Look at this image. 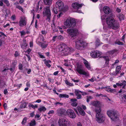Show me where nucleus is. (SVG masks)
<instances>
[{
  "mask_svg": "<svg viewBox=\"0 0 126 126\" xmlns=\"http://www.w3.org/2000/svg\"><path fill=\"white\" fill-rule=\"evenodd\" d=\"M59 126H70V122L64 117L60 118L58 121Z\"/></svg>",
  "mask_w": 126,
  "mask_h": 126,
  "instance_id": "nucleus-4",
  "label": "nucleus"
},
{
  "mask_svg": "<svg viewBox=\"0 0 126 126\" xmlns=\"http://www.w3.org/2000/svg\"><path fill=\"white\" fill-rule=\"evenodd\" d=\"M43 61H44L45 64L49 68L51 67V65L49 64V63H51V61L49 60H47L46 59H44L43 60Z\"/></svg>",
  "mask_w": 126,
  "mask_h": 126,
  "instance_id": "nucleus-24",
  "label": "nucleus"
},
{
  "mask_svg": "<svg viewBox=\"0 0 126 126\" xmlns=\"http://www.w3.org/2000/svg\"><path fill=\"white\" fill-rule=\"evenodd\" d=\"M107 114L111 120L115 121L119 119L117 112L114 110H110L108 111Z\"/></svg>",
  "mask_w": 126,
  "mask_h": 126,
  "instance_id": "nucleus-3",
  "label": "nucleus"
},
{
  "mask_svg": "<svg viewBox=\"0 0 126 126\" xmlns=\"http://www.w3.org/2000/svg\"><path fill=\"white\" fill-rule=\"evenodd\" d=\"M40 117V115L38 114H36L35 116V118H37V120H40V118H39Z\"/></svg>",
  "mask_w": 126,
  "mask_h": 126,
  "instance_id": "nucleus-56",
  "label": "nucleus"
},
{
  "mask_svg": "<svg viewBox=\"0 0 126 126\" xmlns=\"http://www.w3.org/2000/svg\"><path fill=\"white\" fill-rule=\"evenodd\" d=\"M27 118L26 117H25L21 123L23 125L25 124L27 122Z\"/></svg>",
  "mask_w": 126,
  "mask_h": 126,
  "instance_id": "nucleus-46",
  "label": "nucleus"
},
{
  "mask_svg": "<svg viewBox=\"0 0 126 126\" xmlns=\"http://www.w3.org/2000/svg\"><path fill=\"white\" fill-rule=\"evenodd\" d=\"M19 68L20 70H22V69L23 66L22 64L20 63L19 65Z\"/></svg>",
  "mask_w": 126,
  "mask_h": 126,
  "instance_id": "nucleus-58",
  "label": "nucleus"
},
{
  "mask_svg": "<svg viewBox=\"0 0 126 126\" xmlns=\"http://www.w3.org/2000/svg\"><path fill=\"white\" fill-rule=\"evenodd\" d=\"M92 105L95 107L99 106V102L97 101H94L91 102Z\"/></svg>",
  "mask_w": 126,
  "mask_h": 126,
  "instance_id": "nucleus-25",
  "label": "nucleus"
},
{
  "mask_svg": "<svg viewBox=\"0 0 126 126\" xmlns=\"http://www.w3.org/2000/svg\"><path fill=\"white\" fill-rule=\"evenodd\" d=\"M67 32L72 37L76 36L79 33L78 29L76 28L68 29L67 30Z\"/></svg>",
  "mask_w": 126,
  "mask_h": 126,
  "instance_id": "nucleus-7",
  "label": "nucleus"
},
{
  "mask_svg": "<svg viewBox=\"0 0 126 126\" xmlns=\"http://www.w3.org/2000/svg\"><path fill=\"white\" fill-rule=\"evenodd\" d=\"M83 63L86 67L89 70H91V68L90 63L86 60L83 59Z\"/></svg>",
  "mask_w": 126,
  "mask_h": 126,
  "instance_id": "nucleus-22",
  "label": "nucleus"
},
{
  "mask_svg": "<svg viewBox=\"0 0 126 126\" xmlns=\"http://www.w3.org/2000/svg\"><path fill=\"white\" fill-rule=\"evenodd\" d=\"M11 19L13 20H15L16 19V16L15 15H12L11 17Z\"/></svg>",
  "mask_w": 126,
  "mask_h": 126,
  "instance_id": "nucleus-64",
  "label": "nucleus"
},
{
  "mask_svg": "<svg viewBox=\"0 0 126 126\" xmlns=\"http://www.w3.org/2000/svg\"><path fill=\"white\" fill-rule=\"evenodd\" d=\"M83 5V4H80L78 2H74L72 3V6L74 9L75 10V12L79 13H81V11L78 9L80 8Z\"/></svg>",
  "mask_w": 126,
  "mask_h": 126,
  "instance_id": "nucleus-6",
  "label": "nucleus"
},
{
  "mask_svg": "<svg viewBox=\"0 0 126 126\" xmlns=\"http://www.w3.org/2000/svg\"><path fill=\"white\" fill-rule=\"evenodd\" d=\"M38 54L40 58H45V57L44 55L41 54L40 53H38Z\"/></svg>",
  "mask_w": 126,
  "mask_h": 126,
  "instance_id": "nucleus-54",
  "label": "nucleus"
},
{
  "mask_svg": "<svg viewBox=\"0 0 126 126\" xmlns=\"http://www.w3.org/2000/svg\"><path fill=\"white\" fill-rule=\"evenodd\" d=\"M17 63V60H14L12 63V65L16 66Z\"/></svg>",
  "mask_w": 126,
  "mask_h": 126,
  "instance_id": "nucleus-49",
  "label": "nucleus"
},
{
  "mask_svg": "<svg viewBox=\"0 0 126 126\" xmlns=\"http://www.w3.org/2000/svg\"><path fill=\"white\" fill-rule=\"evenodd\" d=\"M110 86L105 87V90L108 92H110Z\"/></svg>",
  "mask_w": 126,
  "mask_h": 126,
  "instance_id": "nucleus-51",
  "label": "nucleus"
},
{
  "mask_svg": "<svg viewBox=\"0 0 126 126\" xmlns=\"http://www.w3.org/2000/svg\"><path fill=\"white\" fill-rule=\"evenodd\" d=\"M15 66H13L12 67H11L10 68V70L11 71H13L15 69Z\"/></svg>",
  "mask_w": 126,
  "mask_h": 126,
  "instance_id": "nucleus-61",
  "label": "nucleus"
},
{
  "mask_svg": "<svg viewBox=\"0 0 126 126\" xmlns=\"http://www.w3.org/2000/svg\"><path fill=\"white\" fill-rule=\"evenodd\" d=\"M119 19L120 21L124 20V17L123 14H120L118 16Z\"/></svg>",
  "mask_w": 126,
  "mask_h": 126,
  "instance_id": "nucleus-36",
  "label": "nucleus"
},
{
  "mask_svg": "<svg viewBox=\"0 0 126 126\" xmlns=\"http://www.w3.org/2000/svg\"><path fill=\"white\" fill-rule=\"evenodd\" d=\"M32 50L30 48L28 49L26 51H24V52L27 53L28 54H29L30 52Z\"/></svg>",
  "mask_w": 126,
  "mask_h": 126,
  "instance_id": "nucleus-57",
  "label": "nucleus"
},
{
  "mask_svg": "<svg viewBox=\"0 0 126 126\" xmlns=\"http://www.w3.org/2000/svg\"><path fill=\"white\" fill-rule=\"evenodd\" d=\"M54 112V110H51L49 111L48 112V113L47 114L49 115H51V114H53Z\"/></svg>",
  "mask_w": 126,
  "mask_h": 126,
  "instance_id": "nucleus-50",
  "label": "nucleus"
},
{
  "mask_svg": "<svg viewBox=\"0 0 126 126\" xmlns=\"http://www.w3.org/2000/svg\"><path fill=\"white\" fill-rule=\"evenodd\" d=\"M27 106V104L26 103H22L20 106V108L21 109L24 108H26Z\"/></svg>",
  "mask_w": 126,
  "mask_h": 126,
  "instance_id": "nucleus-38",
  "label": "nucleus"
},
{
  "mask_svg": "<svg viewBox=\"0 0 126 126\" xmlns=\"http://www.w3.org/2000/svg\"><path fill=\"white\" fill-rule=\"evenodd\" d=\"M77 72L80 74L86 76H88L89 74L88 72H86L84 70L81 69L79 67H78L77 68Z\"/></svg>",
  "mask_w": 126,
  "mask_h": 126,
  "instance_id": "nucleus-14",
  "label": "nucleus"
},
{
  "mask_svg": "<svg viewBox=\"0 0 126 126\" xmlns=\"http://www.w3.org/2000/svg\"><path fill=\"white\" fill-rule=\"evenodd\" d=\"M19 32L21 34L22 36L23 35H25L26 34L24 30H22V31H19Z\"/></svg>",
  "mask_w": 126,
  "mask_h": 126,
  "instance_id": "nucleus-52",
  "label": "nucleus"
},
{
  "mask_svg": "<svg viewBox=\"0 0 126 126\" xmlns=\"http://www.w3.org/2000/svg\"><path fill=\"white\" fill-rule=\"evenodd\" d=\"M119 27V23L115 21L109 27L110 28L116 30L118 29Z\"/></svg>",
  "mask_w": 126,
  "mask_h": 126,
  "instance_id": "nucleus-16",
  "label": "nucleus"
},
{
  "mask_svg": "<svg viewBox=\"0 0 126 126\" xmlns=\"http://www.w3.org/2000/svg\"><path fill=\"white\" fill-rule=\"evenodd\" d=\"M36 124V121L34 120H32L30 124V126H34Z\"/></svg>",
  "mask_w": 126,
  "mask_h": 126,
  "instance_id": "nucleus-33",
  "label": "nucleus"
},
{
  "mask_svg": "<svg viewBox=\"0 0 126 126\" xmlns=\"http://www.w3.org/2000/svg\"><path fill=\"white\" fill-rule=\"evenodd\" d=\"M121 65L117 66L116 68V71L118 73H120V70L121 69Z\"/></svg>",
  "mask_w": 126,
  "mask_h": 126,
  "instance_id": "nucleus-34",
  "label": "nucleus"
},
{
  "mask_svg": "<svg viewBox=\"0 0 126 126\" xmlns=\"http://www.w3.org/2000/svg\"><path fill=\"white\" fill-rule=\"evenodd\" d=\"M117 51V50L115 49L112 50L108 51L107 52V53L108 55H112L113 54L116 53Z\"/></svg>",
  "mask_w": 126,
  "mask_h": 126,
  "instance_id": "nucleus-26",
  "label": "nucleus"
},
{
  "mask_svg": "<svg viewBox=\"0 0 126 126\" xmlns=\"http://www.w3.org/2000/svg\"><path fill=\"white\" fill-rule=\"evenodd\" d=\"M57 114L59 116H61L63 115H64L66 111L65 110L63 109H59L57 110Z\"/></svg>",
  "mask_w": 126,
  "mask_h": 126,
  "instance_id": "nucleus-19",
  "label": "nucleus"
},
{
  "mask_svg": "<svg viewBox=\"0 0 126 126\" xmlns=\"http://www.w3.org/2000/svg\"><path fill=\"white\" fill-rule=\"evenodd\" d=\"M63 24L67 28L73 27L76 26V19L70 17H67L64 19Z\"/></svg>",
  "mask_w": 126,
  "mask_h": 126,
  "instance_id": "nucleus-1",
  "label": "nucleus"
},
{
  "mask_svg": "<svg viewBox=\"0 0 126 126\" xmlns=\"http://www.w3.org/2000/svg\"><path fill=\"white\" fill-rule=\"evenodd\" d=\"M17 6L16 8L20 10L22 12H23V9L21 6L19 5L18 6Z\"/></svg>",
  "mask_w": 126,
  "mask_h": 126,
  "instance_id": "nucleus-48",
  "label": "nucleus"
},
{
  "mask_svg": "<svg viewBox=\"0 0 126 126\" xmlns=\"http://www.w3.org/2000/svg\"><path fill=\"white\" fill-rule=\"evenodd\" d=\"M41 32L43 34L45 35H46L47 33V32L44 30L41 31Z\"/></svg>",
  "mask_w": 126,
  "mask_h": 126,
  "instance_id": "nucleus-59",
  "label": "nucleus"
},
{
  "mask_svg": "<svg viewBox=\"0 0 126 126\" xmlns=\"http://www.w3.org/2000/svg\"><path fill=\"white\" fill-rule=\"evenodd\" d=\"M103 9L104 12L106 14H109L110 12V8L107 6H104L103 7Z\"/></svg>",
  "mask_w": 126,
  "mask_h": 126,
  "instance_id": "nucleus-21",
  "label": "nucleus"
},
{
  "mask_svg": "<svg viewBox=\"0 0 126 126\" xmlns=\"http://www.w3.org/2000/svg\"><path fill=\"white\" fill-rule=\"evenodd\" d=\"M100 44V40L99 39H97L95 42V46L96 47H97Z\"/></svg>",
  "mask_w": 126,
  "mask_h": 126,
  "instance_id": "nucleus-41",
  "label": "nucleus"
},
{
  "mask_svg": "<svg viewBox=\"0 0 126 126\" xmlns=\"http://www.w3.org/2000/svg\"><path fill=\"white\" fill-rule=\"evenodd\" d=\"M43 13L44 16L47 17V20L49 22L51 18V14L49 8L48 7L45 8L44 9Z\"/></svg>",
  "mask_w": 126,
  "mask_h": 126,
  "instance_id": "nucleus-5",
  "label": "nucleus"
},
{
  "mask_svg": "<svg viewBox=\"0 0 126 126\" xmlns=\"http://www.w3.org/2000/svg\"><path fill=\"white\" fill-rule=\"evenodd\" d=\"M77 109L80 115L82 116L85 115V113L82 108L79 106H78L77 107Z\"/></svg>",
  "mask_w": 126,
  "mask_h": 126,
  "instance_id": "nucleus-23",
  "label": "nucleus"
},
{
  "mask_svg": "<svg viewBox=\"0 0 126 126\" xmlns=\"http://www.w3.org/2000/svg\"><path fill=\"white\" fill-rule=\"evenodd\" d=\"M58 47L59 51L61 53H63L64 55H66L69 52L73 51V48L69 47L63 43H61Z\"/></svg>",
  "mask_w": 126,
  "mask_h": 126,
  "instance_id": "nucleus-2",
  "label": "nucleus"
},
{
  "mask_svg": "<svg viewBox=\"0 0 126 126\" xmlns=\"http://www.w3.org/2000/svg\"><path fill=\"white\" fill-rule=\"evenodd\" d=\"M65 84L67 85L70 86H72L73 85V84L72 83L69 82L67 80L65 81Z\"/></svg>",
  "mask_w": 126,
  "mask_h": 126,
  "instance_id": "nucleus-40",
  "label": "nucleus"
},
{
  "mask_svg": "<svg viewBox=\"0 0 126 126\" xmlns=\"http://www.w3.org/2000/svg\"><path fill=\"white\" fill-rule=\"evenodd\" d=\"M115 44H117L118 45H124L123 43L121 42L118 41L116 42H115Z\"/></svg>",
  "mask_w": 126,
  "mask_h": 126,
  "instance_id": "nucleus-53",
  "label": "nucleus"
},
{
  "mask_svg": "<svg viewBox=\"0 0 126 126\" xmlns=\"http://www.w3.org/2000/svg\"><path fill=\"white\" fill-rule=\"evenodd\" d=\"M105 119L103 114L101 113H96L95 120L96 121L99 123H102L103 122Z\"/></svg>",
  "mask_w": 126,
  "mask_h": 126,
  "instance_id": "nucleus-8",
  "label": "nucleus"
},
{
  "mask_svg": "<svg viewBox=\"0 0 126 126\" xmlns=\"http://www.w3.org/2000/svg\"><path fill=\"white\" fill-rule=\"evenodd\" d=\"M80 42H82V44H81V45L83 47V48L84 47L87 46L88 44L86 43L85 42H84L83 41L81 40H80Z\"/></svg>",
  "mask_w": 126,
  "mask_h": 126,
  "instance_id": "nucleus-39",
  "label": "nucleus"
},
{
  "mask_svg": "<svg viewBox=\"0 0 126 126\" xmlns=\"http://www.w3.org/2000/svg\"><path fill=\"white\" fill-rule=\"evenodd\" d=\"M46 110V108L44 107H41L38 109V110L40 112L44 111Z\"/></svg>",
  "mask_w": 126,
  "mask_h": 126,
  "instance_id": "nucleus-35",
  "label": "nucleus"
},
{
  "mask_svg": "<svg viewBox=\"0 0 126 126\" xmlns=\"http://www.w3.org/2000/svg\"><path fill=\"white\" fill-rule=\"evenodd\" d=\"M48 44V42L45 41L44 42V43H41V42H39V44H38L42 48H46L47 47Z\"/></svg>",
  "mask_w": 126,
  "mask_h": 126,
  "instance_id": "nucleus-20",
  "label": "nucleus"
},
{
  "mask_svg": "<svg viewBox=\"0 0 126 126\" xmlns=\"http://www.w3.org/2000/svg\"><path fill=\"white\" fill-rule=\"evenodd\" d=\"M66 112L67 114L70 118L74 119L76 117V115L72 110L69 109L67 110Z\"/></svg>",
  "mask_w": 126,
  "mask_h": 126,
  "instance_id": "nucleus-13",
  "label": "nucleus"
},
{
  "mask_svg": "<svg viewBox=\"0 0 126 126\" xmlns=\"http://www.w3.org/2000/svg\"><path fill=\"white\" fill-rule=\"evenodd\" d=\"M82 42H80V40H79L76 42V48L79 50H81L83 49V47L81 45L82 44Z\"/></svg>",
  "mask_w": 126,
  "mask_h": 126,
  "instance_id": "nucleus-15",
  "label": "nucleus"
},
{
  "mask_svg": "<svg viewBox=\"0 0 126 126\" xmlns=\"http://www.w3.org/2000/svg\"><path fill=\"white\" fill-rule=\"evenodd\" d=\"M116 85L117 86H120V87H122L124 89L126 86V81L125 80L122 81L121 82L119 81L116 83Z\"/></svg>",
  "mask_w": 126,
  "mask_h": 126,
  "instance_id": "nucleus-17",
  "label": "nucleus"
},
{
  "mask_svg": "<svg viewBox=\"0 0 126 126\" xmlns=\"http://www.w3.org/2000/svg\"><path fill=\"white\" fill-rule=\"evenodd\" d=\"M55 6L58 8L60 11H63V10L64 3L62 1L59 0L56 3Z\"/></svg>",
  "mask_w": 126,
  "mask_h": 126,
  "instance_id": "nucleus-11",
  "label": "nucleus"
},
{
  "mask_svg": "<svg viewBox=\"0 0 126 126\" xmlns=\"http://www.w3.org/2000/svg\"><path fill=\"white\" fill-rule=\"evenodd\" d=\"M28 46L26 43L25 41H23V43L21 45V47L23 49H26Z\"/></svg>",
  "mask_w": 126,
  "mask_h": 126,
  "instance_id": "nucleus-27",
  "label": "nucleus"
},
{
  "mask_svg": "<svg viewBox=\"0 0 126 126\" xmlns=\"http://www.w3.org/2000/svg\"><path fill=\"white\" fill-rule=\"evenodd\" d=\"M3 2L7 6H10V4L8 0H3Z\"/></svg>",
  "mask_w": 126,
  "mask_h": 126,
  "instance_id": "nucleus-37",
  "label": "nucleus"
},
{
  "mask_svg": "<svg viewBox=\"0 0 126 126\" xmlns=\"http://www.w3.org/2000/svg\"><path fill=\"white\" fill-rule=\"evenodd\" d=\"M45 39L44 37L43 36H41L39 37L37 40V42H38V44H39V42L42 43V42H44Z\"/></svg>",
  "mask_w": 126,
  "mask_h": 126,
  "instance_id": "nucleus-28",
  "label": "nucleus"
},
{
  "mask_svg": "<svg viewBox=\"0 0 126 126\" xmlns=\"http://www.w3.org/2000/svg\"><path fill=\"white\" fill-rule=\"evenodd\" d=\"M75 93L76 95L77 96V98L78 99H81V96L80 94L82 93V92L76 89L75 91Z\"/></svg>",
  "mask_w": 126,
  "mask_h": 126,
  "instance_id": "nucleus-18",
  "label": "nucleus"
},
{
  "mask_svg": "<svg viewBox=\"0 0 126 126\" xmlns=\"http://www.w3.org/2000/svg\"><path fill=\"white\" fill-rule=\"evenodd\" d=\"M29 107L30 108L31 107L33 109H35V108H38V106L36 105H33L32 104L30 103L29 105Z\"/></svg>",
  "mask_w": 126,
  "mask_h": 126,
  "instance_id": "nucleus-32",
  "label": "nucleus"
},
{
  "mask_svg": "<svg viewBox=\"0 0 126 126\" xmlns=\"http://www.w3.org/2000/svg\"><path fill=\"white\" fill-rule=\"evenodd\" d=\"M122 98L123 99H124L125 101H126V94H124L123 95Z\"/></svg>",
  "mask_w": 126,
  "mask_h": 126,
  "instance_id": "nucleus-60",
  "label": "nucleus"
},
{
  "mask_svg": "<svg viewBox=\"0 0 126 126\" xmlns=\"http://www.w3.org/2000/svg\"><path fill=\"white\" fill-rule=\"evenodd\" d=\"M101 54V52L97 50L93 51L90 53L91 56L92 57L94 58L99 57Z\"/></svg>",
  "mask_w": 126,
  "mask_h": 126,
  "instance_id": "nucleus-12",
  "label": "nucleus"
},
{
  "mask_svg": "<svg viewBox=\"0 0 126 126\" xmlns=\"http://www.w3.org/2000/svg\"><path fill=\"white\" fill-rule=\"evenodd\" d=\"M105 60L106 61V63H108L109 60V59L108 56H104L103 57Z\"/></svg>",
  "mask_w": 126,
  "mask_h": 126,
  "instance_id": "nucleus-42",
  "label": "nucleus"
},
{
  "mask_svg": "<svg viewBox=\"0 0 126 126\" xmlns=\"http://www.w3.org/2000/svg\"><path fill=\"white\" fill-rule=\"evenodd\" d=\"M27 19L24 16H21L20 18L19 22V26L21 27H23L26 25Z\"/></svg>",
  "mask_w": 126,
  "mask_h": 126,
  "instance_id": "nucleus-9",
  "label": "nucleus"
},
{
  "mask_svg": "<svg viewBox=\"0 0 126 126\" xmlns=\"http://www.w3.org/2000/svg\"><path fill=\"white\" fill-rule=\"evenodd\" d=\"M19 55L17 51H16L15 53L14 56L15 57H17Z\"/></svg>",
  "mask_w": 126,
  "mask_h": 126,
  "instance_id": "nucleus-63",
  "label": "nucleus"
},
{
  "mask_svg": "<svg viewBox=\"0 0 126 126\" xmlns=\"http://www.w3.org/2000/svg\"><path fill=\"white\" fill-rule=\"evenodd\" d=\"M115 21L114 18L111 16L107 17L106 19L107 23L109 25V27L113 24Z\"/></svg>",
  "mask_w": 126,
  "mask_h": 126,
  "instance_id": "nucleus-10",
  "label": "nucleus"
},
{
  "mask_svg": "<svg viewBox=\"0 0 126 126\" xmlns=\"http://www.w3.org/2000/svg\"><path fill=\"white\" fill-rule=\"evenodd\" d=\"M77 105V103L76 102H72L71 104V105L74 107H76Z\"/></svg>",
  "mask_w": 126,
  "mask_h": 126,
  "instance_id": "nucleus-55",
  "label": "nucleus"
},
{
  "mask_svg": "<svg viewBox=\"0 0 126 126\" xmlns=\"http://www.w3.org/2000/svg\"><path fill=\"white\" fill-rule=\"evenodd\" d=\"M109 28H110V27H109L108 25V26L107 25H103V29L105 31L108 29Z\"/></svg>",
  "mask_w": 126,
  "mask_h": 126,
  "instance_id": "nucleus-47",
  "label": "nucleus"
},
{
  "mask_svg": "<svg viewBox=\"0 0 126 126\" xmlns=\"http://www.w3.org/2000/svg\"><path fill=\"white\" fill-rule=\"evenodd\" d=\"M116 92V90L115 89H110V92Z\"/></svg>",
  "mask_w": 126,
  "mask_h": 126,
  "instance_id": "nucleus-62",
  "label": "nucleus"
},
{
  "mask_svg": "<svg viewBox=\"0 0 126 126\" xmlns=\"http://www.w3.org/2000/svg\"><path fill=\"white\" fill-rule=\"evenodd\" d=\"M52 0H43L44 4L47 5H51L52 2Z\"/></svg>",
  "mask_w": 126,
  "mask_h": 126,
  "instance_id": "nucleus-29",
  "label": "nucleus"
},
{
  "mask_svg": "<svg viewBox=\"0 0 126 126\" xmlns=\"http://www.w3.org/2000/svg\"><path fill=\"white\" fill-rule=\"evenodd\" d=\"M69 95L65 94H60L59 95V97L61 98H68Z\"/></svg>",
  "mask_w": 126,
  "mask_h": 126,
  "instance_id": "nucleus-31",
  "label": "nucleus"
},
{
  "mask_svg": "<svg viewBox=\"0 0 126 126\" xmlns=\"http://www.w3.org/2000/svg\"><path fill=\"white\" fill-rule=\"evenodd\" d=\"M61 36H54L52 38V40L53 41H55L56 40V39L57 38H59L60 37V38H61Z\"/></svg>",
  "mask_w": 126,
  "mask_h": 126,
  "instance_id": "nucleus-44",
  "label": "nucleus"
},
{
  "mask_svg": "<svg viewBox=\"0 0 126 126\" xmlns=\"http://www.w3.org/2000/svg\"><path fill=\"white\" fill-rule=\"evenodd\" d=\"M93 97L91 96H87V102H89L90 100Z\"/></svg>",
  "mask_w": 126,
  "mask_h": 126,
  "instance_id": "nucleus-45",
  "label": "nucleus"
},
{
  "mask_svg": "<svg viewBox=\"0 0 126 126\" xmlns=\"http://www.w3.org/2000/svg\"><path fill=\"white\" fill-rule=\"evenodd\" d=\"M94 111L96 113H101V110L99 106L95 107L94 110Z\"/></svg>",
  "mask_w": 126,
  "mask_h": 126,
  "instance_id": "nucleus-30",
  "label": "nucleus"
},
{
  "mask_svg": "<svg viewBox=\"0 0 126 126\" xmlns=\"http://www.w3.org/2000/svg\"><path fill=\"white\" fill-rule=\"evenodd\" d=\"M54 11L55 14H57V13L58 11H60L59 10V9L58 8H54Z\"/></svg>",
  "mask_w": 126,
  "mask_h": 126,
  "instance_id": "nucleus-43",
  "label": "nucleus"
}]
</instances>
